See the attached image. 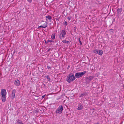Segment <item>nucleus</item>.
Listing matches in <instances>:
<instances>
[{
	"label": "nucleus",
	"instance_id": "f257e3e1",
	"mask_svg": "<svg viewBox=\"0 0 124 124\" xmlns=\"http://www.w3.org/2000/svg\"><path fill=\"white\" fill-rule=\"evenodd\" d=\"M75 79V77L73 74L71 73L70 74L67 76V81L69 83L72 82Z\"/></svg>",
	"mask_w": 124,
	"mask_h": 124
},
{
	"label": "nucleus",
	"instance_id": "f03ea898",
	"mask_svg": "<svg viewBox=\"0 0 124 124\" xmlns=\"http://www.w3.org/2000/svg\"><path fill=\"white\" fill-rule=\"evenodd\" d=\"M86 73V71H85L81 72H77L75 74V76L76 78L81 77Z\"/></svg>",
	"mask_w": 124,
	"mask_h": 124
},
{
	"label": "nucleus",
	"instance_id": "7ed1b4c3",
	"mask_svg": "<svg viewBox=\"0 0 124 124\" xmlns=\"http://www.w3.org/2000/svg\"><path fill=\"white\" fill-rule=\"evenodd\" d=\"M63 108V107L62 106H59L56 111V113L57 114H61Z\"/></svg>",
	"mask_w": 124,
	"mask_h": 124
},
{
	"label": "nucleus",
	"instance_id": "20e7f679",
	"mask_svg": "<svg viewBox=\"0 0 124 124\" xmlns=\"http://www.w3.org/2000/svg\"><path fill=\"white\" fill-rule=\"evenodd\" d=\"M66 32L65 30H62L61 31V33L59 35V38L60 39H63L65 37Z\"/></svg>",
	"mask_w": 124,
	"mask_h": 124
},
{
	"label": "nucleus",
	"instance_id": "39448f33",
	"mask_svg": "<svg viewBox=\"0 0 124 124\" xmlns=\"http://www.w3.org/2000/svg\"><path fill=\"white\" fill-rule=\"evenodd\" d=\"M94 52L100 55H101L103 53V52L102 50L97 49L94 51Z\"/></svg>",
	"mask_w": 124,
	"mask_h": 124
},
{
	"label": "nucleus",
	"instance_id": "423d86ee",
	"mask_svg": "<svg viewBox=\"0 0 124 124\" xmlns=\"http://www.w3.org/2000/svg\"><path fill=\"white\" fill-rule=\"evenodd\" d=\"M94 76H91L88 77L86 78V79L87 81H90L92 80Z\"/></svg>",
	"mask_w": 124,
	"mask_h": 124
},
{
	"label": "nucleus",
	"instance_id": "0eeeda50",
	"mask_svg": "<svg viewBox=\"0 0 124 124\" xmlns=\"http://www.w3.org/2000/svg\"><path fill=\"white\" fill-rule=\"evenodd\" d=\"M6 91L5 89H1V94L2 96H6Z\"/></svg>",
	"mask_w": 124,
	"mask_h": 124
},
{
	"label": "nucleus",
	"instance_id": "6e6552de",
	"mask_svg": "<svg viewBox=\"0 0 124 124\" xmlns=\"http://www.w3.org/2000/svg\"><path fill=\"white\" fill-rule=\"evenodd\" d=\"M16 93V90L15 89H13L12 91L11 95V97L12 99H13L15 98Z\"/></svg>",
	"mask_w": 124,
	"mask_h": 124
},
{
	"label": "nucleus",
	"instance_id": "1a4fd4ad",
	"mask_svg": "<svg viewBox=\"0 0 124 124\" xmlns=\"http://www.w3.org/2000/svg\"><path fill=\"white\" fill-rule=\"evenodd\" d=\"M14 84L17 86H19L20 85V81L18 80H16L15 81Z\"/></svg>",
	"mask_w": 124,
	"mask_h": 124
},
{
	"label": "nucleus",
	"instance_id": "9d476101",
	"mask_svg": "<svg viewBox=\"0 0 124 124\" xmlns=\"http://www.w3.org/2000/svg\"><path fill=\"white\" fill-rule=\"evenodd\" d=\"M83 106L82 104L80 103L78 105V110H81L83 109Z\"/></svg>",
	"mask_w": 124,
	"mask_h": 124
},
{
	"label": "nucleus",
	"instance_id": "9b49d317",
	"mask_svg": "<svg viewBox=\"0 0 124 124\" xmlns=\"http://www.w3.org/2000/svg\"><path fill=\"white\" fill-rule=\"evenodd\" d=\"M122 11V9L121 8L119 9L118 8L117 9V13L118 15L120 14Z\"/></svg>",
	"mask_w": 124,
	"mask_h": 124
},
{
	"label": "nucleus",
	"instance_id": "f8f14e48",
	"mask_svg": "<svg viewBox=\"0 0 124 124\" xmlns=\"http://www.w3.org/2000/svg\"><path fill=\"white\" fill-rule=\"evenodd\" d=\"M48 24V23L47 22H45L44 24L42 25V28H45L47 26V24Z\"/></svg>",
	"mask_w": 124,
	"mask_h": 124
},
{
	"label": "nucleus",
	"instance_id": "ddd939ff",
	"mask_svg": "<svg viewBox=\"0 0 124 124\" xmlns=\"http://www.w3.org/2000/svg\"><path fill=\"white\" fill-rule=\"evenodd\" d=\"M2 100L3 102H4L6 100V96H2Z\"/></svg>",
	"mask_w": 124,
	"mask_h": 124
},
{
	"label": "nucleus",
	"instance_id": "4468645a",
	"mask_svg": "<svg viewBox=\"0 0 124 124\" xmlns=\"http://www.w3.org/2000/svg\"><path fill=\"white\" fill-rule=\"evenodd\" d=\"M55 33H54L52 35L51 38L53 39H54L55 38Z\"/></svg>",
	"mask_w": 124,
	"mask_h": 124
},
{
	"label": "nucleus",
	"instance_id": "2eb2a0df",
	"mask_svg": "<svg viewBox=\"0 0 124 124\" xmlns=\"http://www.w3.org/2000/svg\"><path fill=\"white\" fill-rule=\"evenodd\" d=\"M17 124H23L22 121L19 120H18L17 122Z\"/></svg>",
	"mask_w": 124,
	"mask_h": 124
},
{
	"label": "nucleus",
	"instance_id": "dca6fc26",
	"mask_svg": "<svg viewBox=\"0 0 124 124\" xmlns=\"http://www.w3.org/2000/svg\"><path fill=\"white\" fill-rule=\"evenodd\" d=\"M62 42L63 43H65L68 44V43H70L69 41H68L66 40H63Z\"/></svg>",
	"mask_w": 124,
	"mask_h": 124
},
{
	"label": "nucleus",
	"instance_id": "f3484780",
	"mask_svg": "<svg viewBox=\"0 0 124 124\" xmlns=\"http://www.w3.org/2000/svg\"><path fill=\"white\" fill-rule=\"evenodd\" d=\"M45 77L47 79H48V81H50V78L48 75H47V76H45Z\"/></svg>",
	"mask_w": 124,
	"mask_h": 124
},
{
	"label": "nucleus",
	"instance_id": "a211bd4d",
	"mask_svg": "<svg viewBox=\"0 0 124 124\" xmlns=\"http://www.w3.org/2000/svg\"><path fill=\"white\" fill-rule=\"evenodd\" d=\"M46 18L49 20H51L52 18L49 15L46 16Z\"/></svg>",
	"mask_w": 124,
	"mask_h": 124
},
{
	"label": "nucleus",
	"instance_id": "6ab92c4d",
	"mask_svg": "<svg viewBox=\"0 0 124 124\" xmlns=\"http://www.w3.org/2000/svg\"><path fill=\"white\" fill-rule=\"evenodd\" d=\"M85 94L83 93V94H81L80 95V97L82 96H85Z\"/></svg>",
	"mask_w": 124,
	"mask_h": 124
},
{
	"label": "nucleus",
	"instance_id": "aec40b11",
	"mask_svg": "<svg viewBox=\"0 0 124 124\" xmlns=\"http://www.w3.org/2000/svg\"><path fill=\"white\" fill-rule=\"evenodd\" d=\"M78 40H79V43H80V45H82V43L80 41V38H79Z\"/></svg>",
	"mask_w": 124,
	"mask_h": 124
},
{
	"label": "nucleus",
	"instance_id": "412c9836",
	"mask_svg": "<svg viewBox=\"0 0 124 124\" xmlns=\"http://www.w3.org/2000/svg\"><path fill=\"white\" fill-rule=\"evenodd\" d=\"M53 41V40H47V42H52Z\"/></svg>",
	"mask_w": 124,
	"mask_h": 124
},
{
	"label": "nucleus",
	"instance_id": "4be33fe9",
	"mask_svg": "<svg viewBox=\"0 0 124 124\" xmlns=\"http://www.w3.org/2000/svg\"><path fill=\"white\" fill-rule=\"evenodd\" d=\"M47 67L48 69H51V68L49 66H47Z\"/></svg>",
	"mask_w": 124,
	"mask_h": 124
},
{
	"label": "nucleus",
	"instance_id": "5701e85b",
	"mask_svg": "<svg viewBox=\"0 0 124 124\" xmlns=\"http://www.w3.org/2000/svg\"><path fill=\"white\" fill-rule=\"evenodd\" d=\"M27 1L30 3H31L32 2V0H27Z\"/></svg>",
	"mask_w": 124,
	"mask_h": 124
},
{
	"label": "nucleus",
	"instance_id": "b1692460",
	"mask_svg": "<svg viewBox=\"0 0 124 124\" xmlns=\"http://www.w3.org/2000/svg\"><path fill=\"white\" fill-rule=\"evenodd\" d=\"M67 19L69 21L70 19V18L69 16L68 17Z\"/></svg>",
	"mask_w": 124,
	"mask_h": 124
},
{
	"label": "nucleus",
	"instance_id": "393cba45",
	"mask_svg": "<svg viewBox=\"0 0 124 124\" xmlns=\"http://www.w3.org/2000/svg\"><path fill=\"white\" fill-rule=\"evenodd\" d=\"M67 24V22L66 21L65 22L64 25H66Z\"/></svg>",
	"mask_w": 124,
	"mask_h": 124
},
{
	"label": "nucleus",
	"instance_id": "a878e982",
	"mask_svg": "<svg viewBox=\"0 0 124 124\" xmlns=\"http://www.w3.org/2000/svg\"><path fill=\"white\" fill-rule=\"evenodd\" d=\"M45 95L42 96V99H43L45 97Z\"/></svg>",
	"mask_w": 124,
	"mask_h": 124
},
{
	"label": "nucleus",
	"instance_id": "bb28decb",
	"mask_svg": "<svg viewBox=\"0 0 124 124\" xmlns=\"http://www.w3.org/2000/svg\"><path fill=\"white\" fill-rule=\"evenodd\" d=\"M93 124H99V123H94Z\"/></svg>",
	"mask_w": 124,
	"mask_h": 124
},
{
	"label": "nucleus",
	"instance_id": "cd10ccee",
	"mask_svg": "<svg viewBox=\"0 0 124 124\" xmlns=\"http://www.w3.org/2000/svg\"><path fill=\"white\" fill-rule=\"evenodd\" d=\"M39 27H42V25H41V26H40Z\"/></svg>",
	"mask_w": 124,
	"mask_h": 124
},
{
	"label": "nucleus",
	"instance_id": "c85d7f7f",
	"mask_svg": "<svg viewBox=\"0 0 124 124\" xmlns=\"http://www.w3.org/2000/svg\"><path fill=\"white\" fill-rule=\"evenodd\" d=\"M48 43V42H47H47L45 41V43Z\"/></svg>",
	"mask_w": 124,
	"mask_h": 124
},
{
	"label": "nucleus",
	"instance_id": "c756f323",
	"mask_svg": "<svg viewBox=\"0 0 124 124\" xmlns=\"http://www.w3.org/2000/svg\"><path fill=\"white\" fill-rule=\"evenodd\" d=\"M50 50V49H48L47 51H49Z\"/></svg>",
	"mask_w": 124,
	"mask_h": 124
},
{
	"label": "nucleus",
	"instance_id": "7c9ffc66",
	"mask_svg": "<svg viewBox=\"0 0 124 124\" xmlns=\"http://www.w3.org/2000/svg\"><path fill=\"white\" fill-rule=\"evenodd\" d=\"M70 67V66H68V69L69 68V67Z\"/></svg>",
	"mask_w": 124,
	"mask_h": 124
},
{
	"label": "nucleus",
	"instance_id": "2f4dec72",
	"mask_svg": "<svg viewBox=\"0 0 124 124\" xmlns=\"http://www.w3.org/2000/svg\"><path fill=\"white\" fill-rule=\"evenodd\" d=\"M46 21H47V19H46Z\"/></svg>",
	"mask_w": 124,
	"mask_h": 124
},
{
	"label": "nucleus",
	"instance_id": "473e14b6",
	"mask_svg": "<svg viewBox=\"0 0 124 124\" xmlns=\"http://www.w3.org/2000/svg\"><path fill=\"white\" fill-rule=\"evenodd\" d=\"M93 109V110H94V108H93V109Z\"/></svg>",
	"mask_w": 124,
	"mask_h": 124
},
{
	"label": "nucleus",
	"instance_id": "72a5a7b5",
	"mask_svg": "<svg viewBox=\"0 0 124 124\" xmlns=\"http://www.w3.org/2000/svg\"><path fill=\"white\" fill-rule=\"evenodd\" d=\"M74 30H75V29H76V28H75H75H74Z\"/></svg>",
	"mask_w": 124,
	"mask_h": 124
},
{
	"label": "nucleus",
	"instance_id": "f704fd0d",
	"mask_svg": "<svg viewBox=\"0 0 124 124\" xmlns=\"http://www.w3.org/2000/svg\"><path fill=\"white\" fill-rule=\"evenodd\" d=\"M74 30H75V29H76V28H75H75H74Z\"/></svg>",
	"mask_w": 124,
	"mask_h": 124
},
{
	"label": "nucleus",
	"instance_id": "c9c22d12",
	"mask_svg": "<svg viewBox=\"0 0 124 124\" xmlns=\"http://www.w3.org/2000/svg\"><path fill=\"white\" fill-rule=\"evenodd\" d=\"M74 30H75V29H76V28H75H75H74Z\"/></svg>",
	"mask_w": 124,
	"mask_h": 124
},
{
	"label": "nucleus",
	"instance_id": "e433bc0d",
	"mask_svg": "<svg viewBox=\"0 0 124 124\" xmlns=\"http://www.w3.org/2000/svg\"><path fill=\"white\" fill-rule=\"evenodd\" d=\"M123 87H124V85H123Z\"/></svg>",
	"mask_w": 124,
	"mask_h": 124
},
{
	"label": "nucleus",
	"instance_id": "4c0bfd02",
	"mask_svg": "<svg viewBox=\"0 0 124 124\" xmlns=\"http://www.w3.org/2000/svg\"><path fill=\"white\" fill-rule=\"evenodd\" d=\"M15 53L14 51V53Z\"/></svg>",
	"mask_w": 124,
	"mask_h": 124
}]
</instances>
